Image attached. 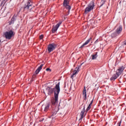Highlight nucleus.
Returning <instances> with one entry per match:
<instances>
[{"instance_id":"obj_1","label":"nucleus","mask_w":126,"mask_h":126,"mask_svg":"<svg viewBox=\"0 0 126 126\" xmlns=\"http://www.w3.org/2000/svg\"><path fill=\"white\" fill-rule=\"evenodd\" d=\"M60 84V83L58 82L54 88H52V87H47L46 89L49 96H52V95L54 94V99H55L56 102H57L58 98H59V94H60V92H61Z\"/></svg>"},{"instance_id":"obj_2","label":"nucleus","mask_w":126,"mask_h":126,"mask_svg":"<svg viewBox=\"0 0 126 126\" xmlns=\"http://www.w3.org/2000/svg\"><path fill=\"white\" fill-rule=\"evenodd\" d=\"M94 7H95V3H94V1H91L88 5V7H87L85 9V14H87L88 12H90L91 10L94 9Z\"/></svg>"},{"instance_id":"obj_3","label":"nucleus","mask_w":126,"mask_h":126,"mask_svg":"<svg viewBox=\"0 0 126 126\" xmlns=\"http://www.w3.org/2000/svg\"><path fill=\"white\" fill-rule=\"evenodd\" d=\"M90 109H91V104H89L88 107H87V108L85 110V105H84L83 106V110L81 111V113H80V118L79 119V122H81V121H82V119H83V117L84 116V113H87V112H88V111H89L90 110Z\"/></svg>"},{"instance_id":"obj_4","label":"nucleus","mask_w":126,"mask_h":126,"mask_svg":"<svg viewBox=\"0 0 126 126\" xmlns=\"http://www.w3.org/2000/svg\"><path fill=\"white\" fill-rule=\"evenodd\" d=\"M4 35L6 39L10 40L14 36V32L13 30H11L8 32H5Z\"/></svg>"},{"instance_id":"obj_5","label":"nucleus","mask_w":126,"mask_h":126,"mask_svg":"<svg viewBox=\"0 0 126 126\" xmlns=\"http://www.w3.org/2000/svg\"><path fill=\"white\" fill-rule=\"evenodd\" d=\"M32 4H33V3L31 0L27 1L24 6V10H27L31 8V9H30V11H31V10H32Z\"/></svg>"},{"instance_id":"obj_6","label":"nucleus","mask_w":126,"mask_h":126,"mask_svg":"<svg viewBox=\"0 0 126 126\" xmlns=\"http://www.w3.org/2000/svg\"><path fill=\"white\" fill-rule=\"evenodd\" d=\"M62 23H63V22L60 21L56 25V26H53V28L52 29V33H57V31H58V29H59V27H60Z\"/></svg>"},{"instance_id":"obj_7","label":"nucleus","mask_w":126,"mask_h":126,"mask_svg":"<svg viewBox=\"0 0 126 126\" xmlns=\"http://www.w3.org/2000/svg\"><path fill=\"white\" fill-rule=\"evenodd\" d=\"M47 49L48 52L51 53V52H53L55 49H56V45L55 43L49 44Z\"/></svg>"},{"instance_id":"obj_8","label":"nucleus","mask_w":126,"mask_h":126,"mask_svg":"<svg viewBox=\"0 0 126 126\" xmlns=\"http://www.w3.org/2000/svg\"><path fill=\"white\" fill-rule=\"evenodd\" d=\"M82 64H83V63H81L79 66H78V67H76L75 68V70L73 71V73L71 75V77H73V76H74V75H75L77 72H79V68H81V65H82Z\"/></svg>"},{"instance_id":"obj_9","label":"nucleus","mask_w":126,"mask_h":126,"mask_svg":"<svg viewBox=\"0 0 126 126\" xmlns=\"http://www.w3.org/2000/svg\"><path fill=\"white\" fill-rule=\"evenodd\" d=\"M125 70V67L122 66L120 67L118 69H117L116 73H118L119 75H121L123 72Z\"/></svg>"},{"instance_id":"obj_10","label":"nucleus","mask_w":126,"mask_h":126,"mask_svg":"<svg viewBox=\"0 0 126 126\" xmlns=\"http://www.w3.org/2000/svg\"><path fill=\"white\" fill-rule=\"evenodd\" d=\"M63 4L64 6L66 7V9H68V10L71 9V6H70V5H68V4H69V2L68 1H66V2H64V1H63Z\"/></svg>"},{"instance_id":"obj_11","label":"nucleus","mask_w":126,"mask_h":126,"mask_svg":"<svg viewBox=\"0 0 126 126\" xmlns=\"http://www.w3.org/2000/svg\"><path fill=\"white\" fill-rule=\"evenodd\" d=\"M92 40V37H90L89 39H88L85 43H83L79 48V49H82L84 46H86V45H88L90 40Z\"/></svg>"},{"instance_id":"obj_12","label":"nucleus","mask_w":126,"mask_h":126,"mask_svg":"<svg viewBox=\"0 0 126 126\" xmlns=\"http://www.w3.org/2000/svg\"><path fill=\"white\" fill-rule=\"evenodd\" d=\"M119 76H120V75L119 74V73L116 72V74L112 76V77L110 78V80L115 81V80H116V79H117L119 77Z\"/></svg>"},{"instance_id":"obj_13","label":"nucleus","mask_w":126,"mask_h":126,"mask_svg":"<svg viewBox=\"0 0 126 126\" xmlns=\"http://www.w3.org/2000/svg\"><path fill=\"white\" fill-rule=\"evenodd\" d=\"M122 31H123V27H122V26H120L116 30L115 32H116L117 34H119L122 32Z\"/></svg>"},{"instance_id":"obj_14","label":"nucleus","mask_w":126,"mask_h":126,"mask_svg":"<svg viewBox=\"0 0 126 126\" xmlns=\"http://www.w3.org/2000/svg\"><path fill=\"white\" fill-rule=\"evenodd\" d=\"M16 21V16H13L11 19V21L9 22V25H11L12 24H14V22Z\"/></svg>"},{"instance_id":"obj_15","label":"nucleus","mask_w":126,"mask_h":126,"mask_svg":"<svg viewBox=\"0 0 126 126\" xmlns=\"http://www.w3.org/2000/svg\"><path fill=\"white\" fill-rule=\"evenodd\" d=\"M49 109H50V103L49 102H48L45 105L44 112H46L47 111H49Z\"/></svg>"},{"instance_id":"obj_16","label":"nucleus","mask_w":126,"mask_h":126,"mask_svg":"<svg viewBox=\"0 0 126 126\" xmlns=\"http://www.w3.org/2000/svg\"><path fill=\"white\" fill-rule=\"evenodd\" d=\"M83 95H84V99L85 100H86L87 99V94L86 92V88L85 87H84V88L83 91Z\"/></svg>"},{"instance_id":"obj_17","label":"nucleus","mask_w":126,"mask_h":126,"mask_svg":"<svg viewBox=\"0 0 126 126\" xmlns=\"http://www.w3.org/2000/svg\"><path fill=\"white\" fill-rule=\"evenodd\" d=\"M59 110L60 109L59 108L57 110L53 111L52 113L51 117H53V118L56 117V115H57V113L59 112Z\"/></svg>"},{"instance_id":"obj_18","label":"nucleus","mask_w":126,"mask_h":126,"mask_svg":"<svg viewBox=\"0 0 126 126\" xmlns=\"http://www.w3.org/2000/svg\"><path fill=\"white\" fill-rule=\"evenodd\" d=\"M97 54L98 52H96L95 54L92 55V60H96L97 59V57H98V55H97Z\"/></svg>"},{"instance_id":"obj_19","label":"nucleus","mask_w":126,"mask_h":126,"mask_svg":"<svg viewBox=\"0 0 126 126\" xmlns=\"http://www.w3.org/2000/svg\"><path fill=\"white\" fill-rule=\"evenodd\" d=\"M117 36H118V33L116 32H115L111 34L112 38H116V37H117Z\"/></svg>"},{"instance_id":"obj_20","label":"nucleus","mask_w":126,"mask_h":126,"mask_svg":"<svg viewBox=\"0 0 126 126\" xmlns=\"http://www.w3.org/2000/svg\"><path fill=\"white\" fill-rule=\"evenodd\" d=\"M59 102V97L58 98V101H56V99L55 100H51V103L53 106H55L56 105V103H58Z\"/></svg>"},{"instance_id":"obj_21","label":"nucleus","mask_w":126,"mask_h":126,"mask_svg":"<svg viewBox=\"0 0 126 126\" xmlns=\"http://www.w3.org/2000/svg\"><path fill=\"white\" fill-rule=\"evenodd\" d=\"M41 70L38 69V68L35 71L34 73H33V75H36L38 74L40 72Z\"/></svg>"},{"instance_id":"obj_22","label":"nucleus","mask_w":126,"mask_h":126,"mask_svg":"<svg viewBox=\"0 0 126 126\" xmlns=\"http://www.w3.org/2000/svg\"><path fill=\"white\" fill-rule=\"evenodd\" d=\"M43 66H44V64H41L37 68V69H38L39 70H41V69H42V68L43 67Z\"/></svg>"},{"instance_id":"obj_23","label":"nucleus","mask_w":126,"mask_h":126,"mask_svg":"<svg viewBox=\"0 0 126 126\" xmlns=\"http://www.w3.org/2000/svg\"><path fill=\"white\" fill-rule=\"evenodd\" d=\"M46 70V71H52V70L50 68H47Z\"/></svg>"},{"instance_id":"obj_24","label":"nucleus","mask_w":126,"mask_h":126,"mask_svg":"<svg viewBox=\"0 0 126 126\" xmlns=\"http://www.w3.org/2000/svg\"><path fill=\"white\" fill-rule=\"evenodd\" d=\"M44 37V35L43 34H41V35H40L39 38L41 40H42V39H43V38Z\"/></svg>"},{"instance_id":"obj_25","label":"nucleus","mask_w":126,"mask_h":126,"mask_svg":"<svg viewBox=\"0 0 126 126\" xmlns=\"http://www.w3.org/2000/svg\"><path fill=\"white\" fill-rule=\"evenodd\" d=\"M2 42L3 41H1V40L0 39V47H1V45L2 44Z\"/></svg>"},{"instance_id":"obj_26","label":"nucleus","mask_w":126,"mask_h":126,"mask_svg":"<svg viewBox=\"0 0 126 126\" xmlns=\"http://www.w3.org/2000/svg\"><path fill=\"white\" fill-rule=\"evenodd\" d=\"M44 120H45V119L42 118L41 119H40V120H39V122H43V121H44Z\"/></svg>"},{"instance_id":"obj_27","label":"nucleus","mask_w":126,"mask_h":126,"mask_svg":"<svg viewBox=\"0 0 126 126\" xmlns=\"http://www.w3.org/2000/svg\"><path fill=\"white\" fill-rule=\"evenodd\" d=\"M121 122H120V123H118L117 124L118 126H121Z\"/></svg>"},{"instance_id":"obj_28","label":"nucleus","mask_w":126,"mask_h":126,"mask_svg":"<svg viewBox=\"0 0 126 126\" xmlns=\"http://www.w3.org/2000/svg\"><path fill=\"white\" fill-rule=\"evenodd\" d=\"M93 100H94V99H93V100L91 101V103H90V105H91H91H92V104H93Z\"/></svg>"},{"instance_id":"obj_29","label":"nucleus","mask_w":126,"mask_h":126,"mask_svg":"<svg viewBox=\"0 0 126 126\" xmlns=\"http://www.w3.org/2000/svg\"><path fill=\"white\" fill-rule=\"evenodd\" d=\"M68 14H67V15H68V14H69V13L70 12V10H68Z\"/></svg>"},{"instance_id":"obj_30","label":"nucleus","mask_w":126,"mask_h":126,"mask_svg":"<svg viewBox=\"0 0 126 126\" xmlns=\"http://www.w3.org/2000/svg\"><path fill=\"white\" fill-rule=\"evenodd\" d=\"M103 5H104V3H102L100 6H99V7H102V6H103Z\"/></svg>"},{"instance_id":"obj_31","label":"nucleus","mask_w":126,"mask_h":126,"mask_svg":"<svg viewBox=\"0 0 126 126\" xmlns=\"http://www.w3.org/2000/svg\"><path fill=\"white\" fill-rule=\"evenodd\" d=\"M98 42H99V41L98 40V39H97V40L94 42V44H96V43H98Z\"/></svg>"},{"instance_id":"obj_32","label":"nucleus","mask_w":126,"mask_h":126,"mask_svg":"<svg viewBox=\"0 0 126 126\" xmlns=\"http://www.w3.org/2000/svg\"><path fill=\"white\" fill-rule=\"evenodd\" d=\"M124 44L126 45V40L125 41H124Z\"/></svg>"},{"instance_id":"obj_33","label":"nucleus","mask_w":126,"mask_h":126,"mask_svg":"<svg viewBox=\"0 0 126 126\" xmlns=\"http://www.w3.org/2000/svg\"><path fill=\"white\" fill-rule=\"evenodd\" d=\"M2 4H3V1H2V2H1L0 5H2Z\"/></svg>"},{"instance_id":"obj_34","label":"nucleus","mask_w":126,"mask_h":126,"mask_svg":"<svg viewBox=\"0 0 126 126\" xmlns=\"http://www.w3.org/2000/svg\"><path fill=\"white\" fill-rule=\"evenodd\" d=\"M67 0H64V2H66V1H67Z\"/></svg>"},{"instance_id":"obj_35","label":"nucleus","mask_w":126,"mask_h":126,"mask_svg":"<svg viewBox=\"0 0 126 126\" xmlns=\"http://www.w3.org/2000/svg\"><path fill=\"white\" fill-rule=\"evenodd\" d=\"M35 124H34L33 125V126H35Z\"/></svg>"},{"instance_id":"obj_36","label":"nucleus","mask_w":126,"mask_h":126,"mask_svg":"<svg viewBox=\"0 0 126 126\" xmlns=\"http://www.w3.org/2000/svg\"><path fill=\"white\" fill-rule=\"evenodd\" d=\"M43 106H44V104L42 105V107H43Z\"/></svg>"}]
</instances>
